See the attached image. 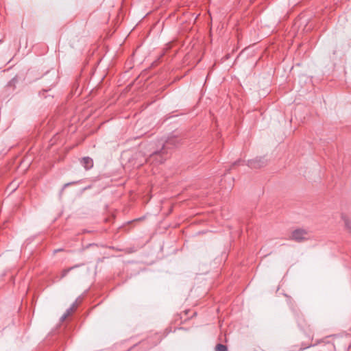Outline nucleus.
<instances>
[{"instance_id":"17","label":"nucleus","mask_w":351,"mask_h":351,"mask_svg":"<svg viewBox=\"0 0 351 351\" xmlns=\"http://www.w3.org/2000/svg\"><path fill=\"white\" fill-rule=\"evenodd\" d=\"M279 288H280V287H278V289H276V292H278L279 291Z\"/></svg>"},{"instance_id":"4","label":"nucleus","mask_w":351,"mask_h":351,"mask_svg":"<svg viewBox=\"0 0 351 351\" xmlns=\"http://www.w3.org/2000/svg\"><path fill=\"white\" fill-rule=\"evenodd\" d=\"M267 164V161L264 158L259 157L247 161V166L252 169H258Z\"/></svg>"},{"instance_id":"3","label":"nucleus","mask_w":351,"mask_h":351,"mask_svg":"<svg viewBox=\"0 0 351 351\" xmlns=\"http://www.w3.org/2000/svg\"><path fill=\"white\" fill-rule=\"evenodd\" d=\"M35 287L28 286L26 289V299L29 300L31 304L34 305L36 302V300L38 297V291L34 289Z\"/></svg>"},{"instance_id":"19","label":"nucleus","mask_w":351,"mask_h":351,"mask_svg":"<svg viewBox=\"0 0 351 351\" xmlns=\"http://www.w3.org/2000/svg\"><path fill=\"white\" fill-rule=\"evenodd\" d=\"M351 348V344L348 346V349Z\"/></svg>"},{"instance_id":"5","label":"nucleus","mask_w":351,"mask_h":351,"mask_svg":"<svg viewBox=\"0 0 351 351\" xmlns=\"http://www.w3.org/2000/svg\"><path fill=\"white\" fill-rule=\"evenodd\" d=\"M307 232L302 229H297L293 231L291 234V239L297 242H301L306 239Z\"/></svg>"},{"instance_id":"12","label":"nucleus","mask_w":351,"mask_h":351,"mask_svg":"<svg viewBox=\"0 0 351 351\" xmlns=\"http://www.w3.org/2000/svg\"><path fill=\"white\" fill-rule=\"evenodd\" d=\"M315 344H310L308 346H305L304 347H301L298 351H303L304 350H306V348H311V347H313V346H315Z\"/></svg>"},{"instance_id":"18","label":"nucleus","mask_w":351,"mask_h":351,"mask_svg":"<svg viewBox=\"0 0 351 351\" xmlns=\"http://www.w3.org/2000/svg\"><path fill=\"white\" fill-rule=\"evenodd\" d=\"M285 296L288 297L286 293H282Z\"/></svg>"},{"instance_id":"8","label":"nucleus","mask_w":351,"mask_h":351,"mask_svg":"<svg viewBox=\"0 0 351 351\" xmlns=\"http://www.w3.org/2000/svg\"><path fill=\"white\" fill-rule=\"evenodd\" d=\"M98 287H89L88 290H86L84 292V296L86 297H93L95 294L97 293V288Z\"/></svg>"},{"instance_id":"9","label":"nucleus","mask_w":351,"mask_h":351,"mask_svg":"<svg viewBox=\"0 0 351 351\" xmlns=\"http://www.w3.org/2000/svg\"><path fill=\"white\" fill-rule=\"evenodd\" d=\"M82 265H84V264L75 265H74L73 267H69L67 269H65L62 270V273H61V274L60 276V278H63L64 277H65L67 275V274L69 271H72V270H73V269H76V268H77V267H79L80 266H82Z\"/></svg>"},{"instance_id":"15","label":"nucleus","mask_w":351,"mask_h":351,"mask_svg":"<svg viewBox=\"0 0 351 351\" xmlns=\"http://www.w3.org/2000/svg\"><path fill=\"white\" fill-rule=\"evenodd\" d=\"M295 346H292L290 350H291V351H295V350L293 349V348H295Z\"/></svg>"},{"instance_id":"6","label":"nucleus","mask_w":351,"mask_h":351,"mask_svg":"<svg viewBox=\"0 0 351 351\" xmlns=\"http://www.w3.org/2000/svg\"><path fill=\"white\" fill-rule=\"evenodd\" d=\"M80 163L86 170H88L93 167V159L88 156L82 158L80 160Z\"/></svg>"},{"instance_id":"14","label":"nucleus","mask_w":351,"mask_h":351,"mask_svg":"<svg viewBox=\"0 0 351 351\" xmlns=\"http://www.w3.org/2000/svg\"><path fill=\"white\" fill-rule=\"evenodd\" d=\"M241 162V160H237V161H236V162L233 164V165H239Z\"/></svg>"},{"instance_id":"16","label":"nucleus","mask_w":351,"mask_h":351,"mask_svg":"<svg viewBox=\"0 0 351 351\" xmlns=\"http://www.w3.org/2000/svg\"><path fill=\"white\" fill-rule=\"evenodd\" d=\"M180 329H182V330H187L186 328H183V327H181V328H180Z\"/></svg>"},{"instance_id":"11","label":"nucleus","mask_w":351,"mask_h":351,"mask_svg":"<svg viewBox=\"0 0 351 351\" xmlns=\"http://www.w3.org/2000/svg\"><path fill=\"white\" fill-rule=\"evenodd\" d=\"M215 351H228L227 346L222 343H217L215 346Z\"/></svg>"},{"instance_id":"1","label":"nucleus","mask_w":351,"mask_h":351,"mask_svg":"<svg viewBox=\"0 0 351 351\" xmlns=\"http://www.w3.org/2000/svg\"><path fill=\"white\" fill-rule=\"evenodd\" d=\"M77 299L66 310L60 317L58 324L51 329L43 341L39 343L37 351H58L64 345L73 330V326L66 321L67 317L73 311Z\"/></svg>"},{"instance_id":"13","label":"nucleus","mask_w":351,"mask_h":351,"mask_svg":"<svg viewBox=\"0 0 351 351\" xmlns=\"http://www.w3.org/2000/svg\"><path fill=\"white\" fill-rule=\"evenodd\" d=\"M78 182H68V183H66L64 184L63 187H62V190H64L65 188H66L67 186L71 185V184H75V183H77Z\"/></svg>"},{"instance_id":"7","label":"nucleus","mask_w":351,"mask_h":351,"mask_svg":"<svg viewBox=\"0 0 351 351\" xmlns=\"http://www.w3.org/2000/svg\"><path fill=\"white\" fill-rule=\"evenodd\" d=\"M291 309L295 315L298 328H300V330L301 331H303L304 332H305L304 326H303V324H302V322H304V320L300 317L299 313H298V311L296 310H295L292 306H291Z\"/></svg>"},{"instance_id":"2","label":"nucleus","mask_w":351,"mask_h":351,"mask_svg":"<svg viewBox=\"0 0 351 351\" xmlns=\"http://www.w3.org/2000/svg\"><path fill=\"white\" fill-rule=\"evenodd\" d=\"M178 141L175 138H169L159 150H156L150 154L149 158L145 159V162L155 165L161 164L167 160L169 156V151L175 147Z\"/></svg>"},{"instance_id":"10","label":"nucleus","mask_w":351,"mask_h":351,"mask_svg":"<svg viewBox=\"0 0 351 351\" xmlns=\"http://www.w3.org/2000/svg\"><path fill=\"white\" fill-rule=\"evenodd\" d=\"M341 218L344 221L345 226L348 230L351 233V221L344 215H341Z\"/></svg>"}]
</instances>
